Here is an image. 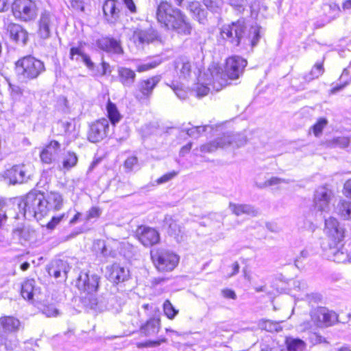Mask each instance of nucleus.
Returning a JSON list of instances; mask_svg holds the SVG:
<instances>
[{"label": "nucleus", "instance_id": "34", "mask_svg": "<svg viewBox=\"0 0 351 351\" xmlns=\"http://www.w3.org/2000/svg\"><path fill=\"white\" fill-rule=\"evenodd\" d=\"M138 89L140 93L142 94L141 98L143 97H147L150 96L154 89V79H148L140 82L138 85Z\"/></svg>", "mask_w": 351, "mask_h": 351}, {"label": "nucleus", "instance_id": "51", "mask_svg": "<svg viewBox=\"0 0 351 351\" xmlns=\"http://www.w3.org/2000/svg\"><path fill=\"white\" fill-rule=\"evenodd\" d=\"M178 174V171H172L169 173H167L163 175L158 179H157L156 182L158 184L166 183V182H169V180H172L173 178H174Z\"/></svg>", "mask_w": 351, "mask_h": 351}, {"label": "nucleus", "instance_id": "30", "mask_svg": "<svg viewBox=\"0 0 351 351\" xmlns=\"http://www.w3.org/2000/svg\"><path fill=\"white\" fill-rule=\"evenodd\" d=\"M166 226L168 233L178 239L182 232L181 227L170 216H167L165 218L164 227Z\"/></svg>", "mask_w": 351, "mask_h": 351}, {"label": "nucleus", "instance_id": "31", "mask_svg": "<svg viewBox=\"0 0 351 351\" xmlns=\"http://www.w3.org/2000/svg\"><path fill=\"white\" fill-rule=\"evenodd\" d=\"M106 110L109 119L108 121H110L112 125H115L121 121L122 116L119 113L116 105L110 99L108 101Z\"/></svg>", "mask_w": 351, "mask_h": 351}, {"label": "nucleus", "instance_id": "13", "mask_svg": "<svg viewBox=\"0 0 351 351\" xmlns=\"http://www.w3.org/2000/svg\"><path fill=\"white\" fill-rule=\"evenodd\" d=\"M109 130V123L107 119H99L90 126L88 139L92 143H97L103 140Z\"/></svg>", "mask_w": 351, "mask_h": 351}, {"label": "nucleus", "instance_id": "57", "mask_svg": "<svg viewBox=\"0 0 351 351\" xmlns=\"http://www.w3.org/2000/svg\"><path fill=\"white\" fill-rule=\"evenodd\" d=\"M10 87L11 89V95L12 97L18 98L21 95H23V90L19 86L10 84Z\"/></svg>", "mask_w": 351, "mask_h": 351}, {"label": "nucleus", "instance_id": "48", "mask_svg": "<svg viewBox=\"0 0 351 351\" xmlns=\"http://www.w3.org/2000/svg\"><path fill=\"white\" fill-rule=\"evenodd\" d=\"M327 123L328 121L325 118L319 119L317 122L312 127L314 134L316 136H319Z\"/></svg>", "mask_w": 351, "mask_h": 351}, {"label": "nucleus", "instance_id": "8", "mask_svg": "<svg viewBox=\"0 0 351 351\" xmlns=\"http://www.w3.org/2000/svg\"><path fill=\"white\" fill-rule=\"evenodd\" d=\"M334 197L333 191L328 187H317L314 192L313 200L315 209L322 213H329Z\"/></svg>", "mask_w": 351, "mask_h": 351}, {"label": "nucleus", "instance_id": "33", "mask_svg": "<svg viewBox=\"0 0 351 351\" xmlns=\"http://www.w3.org/2000/svg\"><path fill=\"white\" fill-rule=\"evenodd\" d=\"M339 84H337L331 89L332 93L341 90L351 82V75L348 68L344 69L339 78Z\"/></svg>", "mask_w": 351, "mask_h": 351}, {"label": "nucleus", "instance_id": "49", "mask_svg": "<svg viewBox=\"0 0 351 351\" xmlns=\"http://www.w3.org/2000/svg\"><path fill=\"white\" fill-rule=\"evenodd\" d=\"M67 215L66 214H62L58 216L53 217L51 221L47 224L46 227L48 230H53L60 221L66 219Z\"/></svg>", "mask_w": 351, "mask_h": 351}, {"label": "nucleus", "instance_id": "64", "mask_svg": "<svg viewBox=\"0 0 351 351\" xmlns=\"http://www.w3.org/2000/svg\"><path fill=\"white\" fill-rule=\"evenodd\" d=\"M344 194L346 197L351 198V179L348 180L343 187Z\"/></svg>", "mask_w": 351, "mask_h": 351}, {"label": "nucleus", "instance_id": "54", "mask_svg": "<svg viewBox=\"0 0 351 351\" xmlns=\"http://www.w3.org/2000/svg\"><path fill=\"white\" fill-rule=\"evenodd\" d=\"M88 0H71V4L73 8L81 12L84 11V5Z\"/></svg>", "mask_w": 351, "mask_h": 351}, {"label": "nucleus", "instance_id": "62", "mask_svg": "<svg viewBox=\"0 0 351 351\" xmlns=\"http://www.w3.org/2000/svg\"><path fill=\"white\" fill-rule=\"evenodd\" d=\"M305 297H306V300L309 302H317L321 300V296L318 293H312L311 294L307 293Z\"/></svg>", "mask_w": 351, "mask_h": 351}, {"label": "nucleus", "instance_id": "20", "mask_svg": "<svg viewBox=\"0 0 351 351\" xmlns=\"http://www.w3.org/2000/svg\"><path fill=\"white\" fill-rule=\"evenodd\" d=\"M97 47L106 52L121 53L122 47L119 40L110 37H102L97 41Z\"/></svg>", "mask_w": 351, "mask_h": 351}, {"label": "nucleus", "instance_id": "1", "mask_svg": "<svg viewBox=\"0 0 351 351\" xmlns=\"http://www.w3.org/2000/svg\"><path fill=\"white\" fill-rule=\"evenodd\" d=\"M324 232L328 238V247H324L328 259L337 263H346L348 254L342 241L345 237V228L334 217L325 219Z\"/></svg>", "mask_w": 351, "mask_h": 351}, {"label": "nucleus", "instance_id": "43", "mask_svg": "<svg viewBox=\"0 0 351 351\" xmlns=\"http://www.w3.org/2000/svg\"><path fill=\"white\" fill-rule=\"evenodd\" d=\"M324 73V67L322 64H317L315 66L311 69L310 73L306 76V80L307 81H311L313 79L317 78Z\"/></svg>", "mask_w": 351, "mask_h": 351}, {"label": "nucleus", "instance_id": "28", "mask_svg": "<svg viewBox=\"0 0 351 351\" xmlns=\"http://www.w3.org/2000/svg\"><path fill=\"white\" fill-rule=\"evenodd\" d=\"M188 9L193 14V18L198 21L199 23H204L207 12L201 8L198 1H193L189 4Z\"/></svg>", "mask_w": 351, "mask_h": 351}, {"label": "nucleus", "instance_id": "16", "mask_svg": "<svg viewBox=\"0 0 351 351\" xmlns=\"http://www.w3.org/2000/svg\"><path fill=\"white\" fill-rule=\"evenodd\" d=\"M60 144L56 141H51L40 153L41 161L45 164H51L58 156Z\"/></svg>", "mask_w": 351, "mask_h": 351}, {"label": "nucleus", "instance_id": "46", "mask_svg": "<svg viewBox=\"0 0 351 351\" xmlns=\"http://www.w3.org/2000/svg\"><path fill=\"white\" fill-rule=\"evenodd\" d=\"M212 79L209 81L208 83L206 84V85H204V84H197V86H196V93H197V96L198 97H204V96H206V95H208L209 90H210V88L207 86V85H209V86H213V77L211 76ZM212 88H213V86H212ZM213 90H215L214 88H213Z\"/></svg>", "mask_w": 351, "mask_h": 351}, {"label": "nucleus", "instance_id": "4", "mask_svg": "<svg viewBox=\"0 0 351 351\" xmlns=\"http://www.w3.org/2000/svg\"><path fill=\"white\" fill-rule=\"evenodd\" d=\"M247 65V60L239 56H232L226 60L224 72L221 68L213 66L209 69L213 77V86L215 91H219L228 84V80L239 77Z\"/></svg>", "mask_w": 351, "mask_h": 351}, {"label": "nucleus", "instance_id": "25", "mask_svg": "<svg viewBox=\"0 0 351 351\" xmlns=\"http://www.w3.org/2000/svg\"><path fill=\"white\" fill-rule=\"evenodd\" d=\"M139 241L145 247H152L154 245V229L141 226L136 230Z\"/></svg>", "mask_w": 351, "mask_h": 351}, {"label": "nucleus", "instance_id": "10", "mask_svg": "<svg viewBox=\"0 0 351 351\" xmlns=\"http://www.w3.org/2000/svg\"><path fill=\"white\" fill-rule=\"evenodd\" d=\"M180 262V256L176 253L163 250L158 252L157 263L155 267L158 271L166 274L173 271Z\"/></svg>", "mask_w": 351, "mask_h": 351}, {"label": "nucleus", "instance_id": "38", "mask_svg": "<svg viewBox=\"0 0 351 351\" xmlns=\"http://www.w3.org/2000/svg\"><path fill=\"white\" fill-rule=\"evenodd\" d=\"M208 128L212 130L213 127L209 125L204 126H195L190 128H184L183 129V131H185L187 135L191 137L198 138L202 132L206 131Z\"/></svg>", "mask_w": 351, "mask_h": 351}, {"label": "nucleus", "instance_id": "58", "mask_svg": "<svg viewBox=\"0 0 351 351\" xmlns=\"http://www.w3.org/2000/svg\"><path fill=\"white\" fill-rule=\"evenodd\" d=\"M88 297H85V300H88V305L90 306V308H95L97 305V299L94 296V293H86Z\"/></svg>", "mask_w": 351, "mask_h": 351}, {"label": "nucleus", "instance_id": "37", "mask_svg": "<svg viewBox=\"0 0 351 351\" xmlns=\"http://www.w3.org/2000/svg\"><path fill=\"white\" fill-rule=\"evenodd\" d=\"M77 156L74 152H69L63 158L62 166L64 169L69 170L77 162Z\"/></svg>", "mask_w": 351, "mask_h": 351}, {"label": "nucleus", "instance_id": "15", "mask_svg": "<svg viewBox=\"0 0 351 351\" xmlns=\"http://www.w3.org/2000/svg\"><path fill=\"white\" fill-rule=\"evenodd\" d=\"M120 3L116 0H106L103 5L104 16L110 24H115L120 16Z\"/></svg>", "mask_w": 351, "mask_h": 351}, {"label": "nucleus", "instance_id": "6", "mask_svg": "<svg viewBox=\"0 0 351 351\" xmlns=\"http://www.w3.org/2000/svg\"><path fill=\"white\" fill-rule=\"evenodd\" d=\"M45 70L44 63L32 56H27L16 62L17 75L23 80L37 78Z\"/></svg>", "mask_w": 351, "mask_h": 351}, {"label": "nucleus", "instance_id": "40", "mask_svg": "<svg viewBox=\"0 0 351 351\" xmlns=\"http://www.w3.org/2000/svg\"><path fill=\"white\" fill-rule=\"evenodd\" d=\"M163 311L165 315L170 319H173L178 313L169 300H167L163 304Z\"/></svg>", "mask_w": 351, "mask_h": 351}, {"label": "nucleus", "instance_id": "23", "mask_svg": "<svg viewBox=\"0 0 351 351\" xmlns=\"http://www.w3.org/2000/svg\"><path fill=\"white\" fill-rule=\"evenodd\" d=\"M107 269L110 272L109 279L114 283L118 284L120 282H123L128 276L129 271L118 264H113L110 267H108Z\"/></svg>", "mask_w": 351, "mask_h": 351}, {"label": "nucleus", "instance_id": "52", "mask_svg": "<svg viewBox=\"0 0 351 351\" xmlns=\"http://www.w3.org/2000/svg\"><path fill=\"white\" fill-rule=\"evenodd\" d=\"M230 5L239 13L245 10L244 0H230Z\"/></svg>", "mask_w": 351, "mask_h": 351}, {"label": "nucleus", "instance_id": "41", "mask_svg": "<svg viewBox=\"0 0 351 351\" xmlns=\"http://www.w3.org/2000/svg\"><path fill=\"white\" fill-rule=\"evenodd\" d=\"M123 167L126 172H130L138 168V161L136 156L128 157L124 162Z\"/></svg>", "mask_w": 351, "mask_h": 351}, {"label": "nucleus", "instance_id": "22", "mask_svg": "<svg viewBox=\"0 0 351 351\" xmlns=\"http://www.w3.org/2000/svg\"><path fill=\"white\" fill-rule=\"evenodd\" d=\"M334 211L341 219L351 221V201L341 199L335 206Z\"/></svg>", "mask_w": 351, "mask_h": 351}, {"label": "nucleus", "instance_id": "9", "mask_svg": "<svg viewBox=\"0 0 351 351\" xmlns=\"http://www.w3.org/2000/svg\"><path fill=\"white\" fill-rule=\"evenodd\" d=\"M238 135L233 134L230 132L224 133L221 136L217 137L214 141L202 145L199 150L202 153H212L218 148H225L229 145H234L237 147L242 145L244 141H237L236 137Z\"/></svg>", "mask_w": 351, "mask_h": 351}, {"label": "nucleus", "instance_id": "26", "mask_svg": "<svg viewBox=\"0 0 351 351\" xmlns=\"http://www.w3.org/2000/svg\"><path fill=\"white\" fill-rule=\"evenodd\" d=\"M21 326L20 321L12 316H3L0 317V326L4 333H11L19 330Z\"/></svg>", "mask_w": 351, "mask_h": 351}, {"label": "nucleus", "instance_id": "61", "mask_svg": "<svg viewBox=\"0 0 351 351\" xmlns=\"http://www.w3.org/2000/svg\"><path fill=\"white\" fill-rule=\"evenodd\" d=\"M221 293H222L223 296L226 298L233 299V300L237 298L235 292L232 289H223V290H222Z\"/></svg>", "mask_w": 351, "mask_h": 351}, {"label": "nucleus", "instance_id": "19", "mask_svg": "<svg viewBox=\"0 0 351 351\" xmlns=\"http://www.w3.org/2000/svg\"><path fill=\"white\" fill-rule=\"evenodd\" d=\"M69 269L70 267L66 261L56 260L49 267L48 273L55 278H61L62 280H66Z\"/></svg>", "mask_w": 351, "mask_h": 351}, {"label": "nucleus", "instance_id": "21", "mask_svg": "<svg viewBox=\"0 0 351 351\" xmlns=\"http://www.w3.org/2000/svg\"><path fill=\"white\" fill-rule=\"evenodd\" d=\"M175 69L180 79H187L192 73V64L185 57H180L175 61Z\"/></svg>", "mask_w": 351, "mask_h": 351}, {"label": "nucleus", "instance_id": "7", "mask_svg": "<svg viewBox=\"0 0 351 351\" xmlns=\"http://www.w3.org/2000/svg\"><path fill=\"white\" fill-rule=\"evenodd\" d=\"M14 16L21 21H34L38 14V8L32 0H14L12 3Z\"/></svg>", "mask_w": 351, "mask_h": 351}, {"label": "nucleus", "instance_id": "59", "mask_svg": "<svg viewBox=\"0 0 351 351\" xmlns=\"http://www.w3.org/2000/svg\"><path fill=\"white\" fill-rule=\"evenodd\" d=\"M264 324H265L264 328L267 331L273 332V331L278 330V325L276 323H273L270 321H266L264 322Z\"/></svg>", "mask_w": 351, "mask_h": 351}, {"label": "nucleus", "instance_id": "47", "mask_svg": "<svg viewBox=\"0 0 351 351\" xmlns=\"http://www.w3.org/2000/svg\"><path fill=\"white\" fill-rule=\"evenodd\" d=\"M205 6L213 12H217L223 5L222 0H203Z\"/></svg>", "mask_w": 351, "mask_h": 351}, {"label": "nucleus", "instance_id": "56", "mask_svg": "<svg viewBox=\"0 0 351 351\" xmlns=\"http://www.w3.org/2000/svg\"><path fill=\"white\" fill-rule=\"evenodd\" d=\"M311 341L314 344H318V343H328V341L326 339L322 337V335H319L318 333H313L310 337Z\"/></svg>", "mask_w": 351, "mask_h": 351}, {"label": "nucleus", "instance_id": "27", "mask_svg": "<svg viewBox=\"0 0 351 351\" xmlns=\"http://www.w3.org/2000/svg\"><path fill=\"white\" fill-rule=\"evenodd\" d=\"M229 207L231 211L237 216L242 215L256 216L258 213L254 207L250 204H236L230 203Z\"/></svg>", "mask_w": 351, "mask_h": 351}, {"label": "nucleus", "instance_id": "60", "mask_svg": "<svg viewBox=\"0 0 351 351\" xmlns=\"http://www.w3.org/2000/svg\"><path fill=\"white\" fill-rule=\"evenodd\" d=\"M101 214V210L97 207L91 208L87 215V219H90L95 217H98Z\"/></svg>", "mask_w": 351, "mask_h": 351}, {"label": "nucleus", "instance_id": "42", "mask_svg": "<svg viewBox=\"0 0 351 351\" xmlns=\"http://www.w3.org/2000/svg\"><path fill=\"white\" fill-rule=\"evenodd\" d=\"M60 125L66 134L71 135L73 137L75 136V123L73 120L61 121Z\"/></svg>", "mask_w": 351, "mask_h": 351}, {"label": "nucleus", "instance_id": "29", "mask_svg": "<svg viewBox=\"0 0 351 351\" xmlns=\"http://www.w3.org/2000/svg\"><path fill=\"white\" fill-rule=\"evenodd\" d=\"M35 284L36 282L33 279H28L22 284L21 293L25 300H32L33 299L37 292Z\"/></svg>", "mask_w": 351, "mask_h": 351}, {"label": "nucleus", "instance_id": "14", "mask_svg": "<svg viewBox=\"0 0 351 351\" xmlns=\"http://www.w3.org/2000/svg\"><path fill=\"white\" fill-rule=\"evenodd\" d=\"M56 25V16L49 12H43L38 21V35L42 39L50 37L52 29Z\"/></svg>", "mask_w": 351, "mask_h": 351}, {"label": "nucleus", "instance_id": "35", "mask_svg": "<svg viewBox=\"0 0 351 351\" xmlns=\"http://www.w3.org/2000/svg\"><path fill=\"white\" fill-rule=\"evenodd\" d=\"M286 343L289 351H303L306 348V343L300 339L288 338Z\"/></svg>", "mask_w": 351, "mask_h": 351}, {"label": "nucleus", "instance_id": "5", "mask_svg": "<svg viewBox=\"0 0 351 351\" xmlns=\"http://www.w3.org/2000/svg\"><path fill=\"white\" fill-rule=\"evenodd\" d=\"M23 208L25 218L40 219L47 215V207L45 206V195L38 191H31L23 198L19 204Z\"/></svg>", "mask_w": 351, "mask_h": 351}, {"label": "nucleus", "instance_id": "55", "mask_svg": "<svg viewBox=\"0 0 351 351\" xmlns=\"http://www.w3.org/2000/svg\"><path fill=\"white\" fill-rule=\"evenodd\" d=\"M43 313L47 317H56L58 315V311L53 306H46L43 309Z\"/></svg>", "mask_w": 351, "mask_h": 351}, {"label": "nucleus", "instance_id": "2", "mask_svg": "<svg viewBox=\"0 0 351 351\" xmlns=\"http://www.w3.org/2000/svg\"><path fill=\"white\" fill-rule=\"evenodd\" d=\"M261 27L257 24L252 25L248 29L244 19H239L230 25H223L221 29V36L233 46L241 43L254 47L261 38Z\"/></svg>", "mask_w": 351, "mask_h": 351}, {"label": "nucleus", "instance_id": "3", "mask_svg": "<svg viewBox=\"0 0 351 351\" xmlns=\"http://www.w3.org/2000/svg\"><path fill=\"white\" fill-rule=\"evenodd\" d=\"M156 16L158 22L168 29H173L178 34L184 36L190 35L191 33L192 26L185 14L166 1L158 5Z\"/></svg>", "mask_w": 351, "mask_h": 351}, {"label": "nucleus", "instance_id": "53", "mask_svg": "<svg viewBox=\"0 0 351 351\" xmlns=\"http://www.w3.org/2000/svg\"><path fill=\"white\" fill-rule=\"evenodd\" d=\"M333 143L335 146L344 148L348 146L350 138L346 136L337 137L333 140Z\"/></svg>", "mask_w": 351, "mask_h": 351}, {"label": "nucleus", "instance_id": "45", "mask_svg": "<svg viewBox=\"0 0 351 351\" xmlns=\"http://www.w3.org/2000/svg\"><path fill=\"white\" fill-rule=\"evenodd\" d=\"M141 335L145 337L150 336L154 332V319L150 318L141 328Z\"/></svg>", "mask_w": 351, "mask_h": 351}, {"label": "nucleus", "instance_id": "32", "mask_svg": "<svg viewBox=\"0 0 351 351\" xmlns=\"http://www.w3.org/2000/svg\"><path fill=\"white\" fill-rule=\"evenodd\" d=\"M120 80L124 86H131L135 80L136 74L134 71L128 68H121L119 69Z\"/></svg>", "mask_w": 351, "mask_h": 351}, {"label": "nucleus", "instance_id": "39", "mask_svg": "<svg viewBox=\"0 0 351 351\" xmlns=\"http://www.w3.org/2000/svg\"><path fill=\"white\" fill-rule=\"evenodd\" d=\"M324 10L330 19H335L339 16L340 12V8L336 3L326 5Z\"/></svg>", "mask_w": 351, "mask_h": 351}, {"label": "nucleus", "instance_id": "12", "mask_svg": "<svg viewBox=\"0 0 351 351\" xmlns=\"http://www.w3.org/2000/svg\"><path fill=\"white\" fill-rule=\"evenodd\" d=\"M312 321L320 328L328 327L338 322V316L334 311L326 308H318L311 313Z\"/></svg>", "mask_w": 351, "mask_h": 351}, {"label": "nucleus", "instance_id": "44", "mask_svg": "<svg viewBox=\"0 0 351 351\" xmlns=\"http://www.w3.org/2000/svg\"><path fill=\"white\" fill-rule=\"evenodd\" d=\"M282 183H287V181L285 179H282L277 177H272L270 179L266 180L263 183H257L256 185L259 188H265L267 186L278 185Z\"/></svg>", "mask_w": 351, "mask_h": 351}, {"label": "nucleus", "instance_id": "63", "mask_svg": "<svg viewBox=\"0 0 351 351\" xmlns=\"http://www.w3.org/2000/svg\"><path fill=\"white\" fill-rule=\"evenodd\" d=\"M82 62L84 63V64L89 70L93 71L94 69L95 64L88 55L85 54V56H83V60Z\"/></svg>", "mask_w": 351, "mask_h": 351}, {"label": "nucleus", "instance_id": "18", "mask_svg": "<svg viewBox=\"0 0 351 351\" xmlns=\"http://www.w3.org/2000/svg\"><path fill=\"white\" fill-rule=\"evenodd\" d=\"M7 31L13 41L22 45L26 44L28 33L21 25L16 23H9L7 25Z\"/></svg>", "mask_w": 351, "mask_h": 351}, {"label": "nucleus", "instance_id": "17", "mask_svg": "<svg viewBox=\"0 0 351 351\" xmlns=\"http://www.w3.org/2000/svg\"><path fill=\"white\" fill-rule=\"evenodd\" d=\"M4 176L12 184L23 183L27 178L24 165L13 166L12 168L6 170Z\"/></svg>", "mask_w": 351, "mask_h": 351}, {"label": "nucleus", "instance_id": "24", "mask_svg": "<svg viewBox=\"0 0 351 351\" xmlns=\"http://www.w3.org/2000/svg\"><path fill=\"white\" fill-rule=\"evenodd\" d=\"M63 205L62 195L57 192H50L45 196V206H46L47 213L49 210H59Z\"/></svg>", "mask_w": 351, "mask_h": 351}, {"label": "nucleus", "instance_id": "36", "mask_svg": "<svg viewBox=\"0 0 351 351\" xmlns=\"http://www.w3.org/2000/svg\"><path fill=\"white\" fill-rule=\"evenodd\" d=\"M133 40L135 43L139 44L149 43L152 40V36L146 31L136 29L133 34Z\"/></svg>", "mask_w": 351, "mask_h": 351}, {"label": "nucleus", "instance_id": "50", "mask_svg": "<svg viewBox=\"0 0 351 351\" xmlns=\"http://www.w3.org/2000/svg\"><path fill=\"white\" fill-rule=\"evenodd\" d=\"M85 53L79 47H71L70 49V58L76 62H82Z\"/></svg>", "mask_w": 351, "mask_h": 351}, {"label": "nucleus", "instance_id": "11", "mask_svg": "<svg viewBox=\"0 0 351 351\" xmlns=\"http://www.w3.org/2000/svg\"><path fill=\"white\" fill-rule=\"evenodd\" d=\"M99 279V276L95 274L81 271L75 285L85 293H95L98 289Z\"/></svg>", "mask_w": 351, "mask_h": 351}]
</instances>
